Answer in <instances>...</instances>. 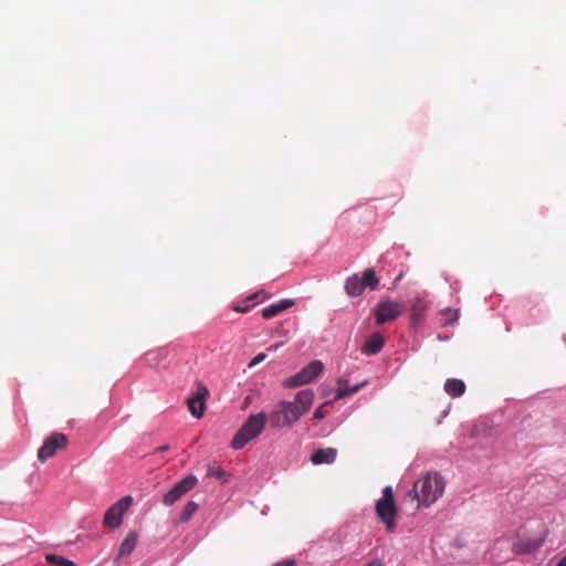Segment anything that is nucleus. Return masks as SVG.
Listing matches in <instances>:
<instances>
[{"mask_svg":"<svg viewBox=\"0 0 566 566\" xmlns=\"http://www.w3.org/2000/svg\"><path fill=\"white\" fill-rule=\"evenodd\" d=\"M314 401V391L304 389L295 395L293 401L282 400L277 402L274 409L268 415L271 427L291 428L303 415L310 411Z\"/></svg>","mask_w":566,"mask_h":566,"instance_id":"1","label":"nucleus"},{"mask_svg":"<svg viewBox=\"0 0 566 566\" xmlns=\"http://www.w3.org/2000/svg\"><path fill=\"white\" fill-rule=\"evenodd\" d=\"M444 482L437 473H428L418 480L412 488L415 497L419 504L429 506L434 503L443 493Z\"/></svg>","mask_w":566,"mask_h":566,"instance_id":"2","label":"nucleus"},{"mask_svg":"<svg viewBox=\"0 0 566 566\" xmlns=\"http://www.w3.org/2000/svg\"><path fill=\"white\" fill-rule=\"evenodd\" d=\"M268 421V413L259 412L250 415L232 439L231 447L235 450L242 449L248 442L256 438L264 429Z\"/></svg>","mask_w":566,"mask_h":566,"instance_id":"3","label":"nucleus"},{"mask_svg":"<svg viewBox=\"0 0 566 566\" xmlns=\"http://www.w3.org/2000/svg\"><path fill=\"white\" fill-rule=\"evenodd\" d=\"M375 509L378 518L386 525L387 531H394L396 528L397 509L391 486H386L382 490V497L376 502Z\"/></svg>","mask_w":566,"mask_h":566,"instance_id":"4","label":"nucleus"},{"mask_svg":"<svg viewBox=\"0 0 566 566\" xmlns=\"http://www.w3.org/2000/svg\"><path fill=\"white\" fill-rule=\"evenodd\" d=\"M324 370V364L321 360H313L301 371L286 378L283 382L286 388H295L306 385L316 379Z\"/></svg>","mask_w":566,"mask_h":566,"instance_id":"5","label":"nucleus"},{"mask_svg":"<svg viewBox=\"0 0 566 566\" xmlns=\"http://www.w3.org/2000/svg\"><path fill=\"white\" fill-rule=\"evenodd\" d=\"M405 311V304L391 300L380 301L374 312L375 322L377 325H381L386 322H390L399 317Z\"/></svg>","mask_w":566,"mask_h":566,"instance_id":"6","label":"nucleus"},{"mask_svg":"<svg viewBox=\"0 0 566 566\" xmlns=\"http://www.w3.org/2000/svg\"><path fill=\"white\" fill-rule=\"evenodd\" d=\"M133 503V497L127 495L118 500L107 509L104 515L103 524L111 528H117L122 524L123 515Z\"/></svg>","mask_w":566,"mask_h":566,"instance_id":"7","label":"nucleus"},{"mask_svg":"<svg viewBox=\"0 0 566 566\" xmlns=\"http://www.w3.org/2000/svg\"><path fill=\"white\" fill-rule=\"evenodd\" d=\"M67 446V437L61 432H54L45 439L43 446L38 451V459L40 462H45L54 457L59 450Z\"/></svg>","mask_w":566,"mask_h":566,"instance_id":"8","label":"nucleus"},{"mask_svg":"<svg viewBox=\"0 0 566 566\" xmlns=\"http://www.w3.org/2000/svg\"><path fill=\"white\" fill-rule=\"evenodd\" d=\"M198 480L193 474H188L181 481L176 483L163 497V503L167 506L175 504L179 501L185 494L191 491Z\"/></svg>","mask_w":566,"mask_h":566,"instance_id":"9","label":"nucleus"},{"mask_svg":"<svg viewBox=\"0 0 566 566\" xmlns=\"http://www.w3.org/2000/svg\"><path fill=\"white\" fill-rule=\"evenodd\" d=\"M208 397V388L201 381H197L195 396L187 399L188 409L195 418L200 419L205 415Z\"/></svg>","mask_w":566,"mask_h":566,"instance_id":"10","label":"nucleus"},{"mask_svg":"<svg viewBox=\"0 0 566 566\" xmlns=\"http://www.w3.org/2000/svg\"><path fill=\"white\" fill-rule=\"evenodd\" d=\"M337 450L335 448L318 449L311 455V462L315 465L331 464L335 461Z\"/></svg>","mask_w":566,"mask_h":566,"instance_id":"11","label":"nucleus"},{"mask_svg":"<svg viewBox=\"0 0 566 566\" xmlns=\"http://www.w3.org/2000/svg\"><path fill=\"white\" fill-rule=\"evenodd\" d=\"M295 304L293 300H281L275 304H271L262 310V316L270 319L279 315L281 312L292 307Z\"/></svg>","mask_w":566,"mask_h":566,"instance_id":"12","label":"nucleus"},{"mask_svg":"<svg viewBox=\"0 0 566 566\" xmlns=\"http://www.w3.org/2000/svg\"><path fill=\"white\" fill-rule=\"evenodd\" d=\"M384 344H385L384 337L380 334L376 333V334H373L366 340L361 350L366 355H376L382 349Z\"/></svg>","mask_w":566,"mask_h":566,"instance_id":"13","label":"nucleus"},{"mask_svg":"<svg viewBox=\"0 0 566 566\" xmlns=\"http://www.w3.org/2000/svg\"><path fill=\"white\" fill-rule=\"evenodd\" d=\"M444 391L451 397H461L465 392V384L461 379L449 378L444 382Z\"/></svg>","mask_w":566,"mask_h":566,"instance_id":"14","label":"nucleus"},{"mask_svg":"<svg viewBox=\"0 0 566 566\" xmlns=\"http://www.w3.org/2000/svg\"><path fill=\"white\" fill-rule=\"evenodd\" d=\"M138 535L136 532H129L122 542L118 549V557H126L133 553L136 547Z\"/></svg>","mask_w":566,"mask_h":566,"instance_id":"15","label":"nucleus"},{"mask_svg":"<svg viewBox=\"0 0 566 566\" xmlns=\"http://www.w3.org/2000/svg\"><path fill=\"white\" fill-rule=\"evenodd\" d=\"M337 382L339 385H343V387H340L336 390V395H335L336 400L343 399V398L347 397L348 395L357 392L360 388H363L366 385V381H363L360 384L349 386L348 382L346 380H343L342 378H338Z\"/></svg>","mask_w":566,"mask_h":566,"instance_id":"16","label":"nucleus"},{"mask_svg":"<svg viewBox=\"0 0 566 566\" xmlns=\"http://www.w3.org/2000/svg\"><path fill=\"white\" fill-rule=\"evenodd\" d=\"M365 287L357 275L349 276L345 282V291L349 296H359Z\"/></svg>","mask_w":566,"mask_h":566,"instance_id":"17","label":"nucleus"},{"mask_svg":"<svg viewBox=\"0 0 566 566\" xmlns=\"http://www.w3.org/2000/svg\"><path fill=\"white\" fill-rule=\"evenodd\" d=\"M543 544V539H530L526 542H517L514 544V551L516 553H532L538 549Z\"/></svg>","mask_w":566,"mask_h":566,"instance_id":"18","label":"nucleus"},{"mask_svg":"<svg viewBox=\"0 0 566 566\" xmlns=\"http://www.w3.org/2000/svg\"><path fill=\"white\" fill-rule=\"evenodd\" d=\"M360 281L365 289H370L371 291L376 290L379 285V280L377 279L374 269L365 270Z\"/></svg>","mask_w":566,"mask_h":566,"instance_id":"19","label":"nucleus"},{"mask_svg":"<svg viewBox=\"0 0 566 566\" xmlns=\"http://www.w3.org/2000/svg\"><path fill=\"white\" fill-rule=\"evenodd\" d=\"M410 311L412 323L416 324L420 322V319L423 317L426 312V305L421 300L417 298L412 302Z\"/></svg>","mask_w":566,"mask_h":566,"instance_id":"20","label":"nucleus"},{"mask_svg":"<svg viewBox=\"0 0 566 566\" xmlns=\"http://www.w3.org/2000/svg\"><path fill=\"white\" fill-rule=\"evenodd\" d=\"M45 560L54 566H75L74 562L55 554H48Z\"/></svg>","mask_w":566,"mask_h":566,"instance_id":"21","label":"nucleus"},{"mask_svg":"<svg viewBox=\"0 0 566 566\" xmlns=\"http://www.w3.org/2000/svg\"><path fill=\"white\" fill-rule=\"evenodd\" d=\"M207 476L216 478L221 482H227L229 473H227L221 467L211 465L207 470Z\"/></svg>","mask_w":566,"mask_h":566,"instance_id":"22","label":"nucleus"},{"mask_svg":"<svg viewBox=\"0 0 566 566\" xmlns=\"http://www.w3.org/2000/svg\"><path fill=\"white\" fill-rule=\"evenodd\" d=\"M198 510V504L193 501H190L188 502L182 512L180 513V521L181 522H188L192 515L195 514V512Z\"/></svg>","mask_w":566,"mask_h":566,"instance_id":"23","label":"nucleus"},{"mask_svg":"<svg viewBox=\"0 0 566 566\" xmlns=\"http://www.w3.org/2000/svg\"><path fill=\"white\" fill-rule=\"evenodd\" d=\"M443 315L446 316L444 318V324H453L458 317H459V312L458 311H451V310H447Z\"/></svg>","mask_w":566,"mask_h":566,"instance_id":"24","label":"nucleus"},{"mask_svg":"<svg viewBox=\"0 0 566 566\" xmlns=\"http://www.w3.org/2000/svg\"><path fill=\"white\" fill-rule=\"evenodd\" d=\"M265 354L264 353H260L258 354L250 363H249V368H253L255 367L258 364L262 363L264 359H265Z\"/></svg>","mask_w":566,"mask_h":566,"instance_id":"25","label":"nucleus"},{"mask_svg":"<svg viewBox=\"0 0 566 566\" xmlns=\"http://www.w3.org/2000/svg\"><path fill=\"white\" fill-rule=\"evenodd\" d=\"M250 305H245V306H241V305H235L233 306V311L238 312V313H247L250 311Z\"/></svg>","mask_w":566,"mask_h":566,"instance_id":"26","label":"nucleus"},{"mask_svg":"<svg viewBox=\"0 0 566 566\" xmlns=\"http://www.w3.org/2000/svg\"><path fill=\"white\" fill-rule=\"evenodd\" d=\"M324 417H325V413H324L322 407L316 409V411L314 412V416H313V418L316 420H322Z\"/></svg>","mask_w":566,"mask_h":566,"instance_id":"27","label":"nucleus"},{"mask_svg":"<svg viewBox=\"0 0 566 566\" xmlns=\"http://www.w3.org/2000/svg\"><path fill=\"white\" fill-rule=\"evenodd\" d=\"M294 565H295L294 559H286V560L276 563L274 566H294Z\"/></svg>","mask_w":566,"mask_h":566,"instance_id":"28","label":"nucleus"},{"mask_svg":"<svg viewBox=\"0 0 566 566\" xmlns=\"http://www.w3.org/2000/svg\"><path fill=\"white\" fill-rule=\"evenodd\" d=\"M169 450V446L168 444H164V446H160L158 448L155 449V452H165V451H168Z\"/></svg>","mask_w":566,"mask_h":566,"instance_id":"29","label":"nucleus"},{"mask_svg":"<svg viewBox=\"0 0 566 566\" xmlns=\"http://www.w3.org/2000/svg\"><path fill=\"white\" fill-rule=\"evenodd\" d=\"M366 566H385V565L379 560H373V562L368 563Z\"/></svg>","mask_w":566,"mask_h":566,"instance_id":"30","label":"nucleus"},{"mask_svg":"<svg viewBox=\"0 0 566 566\" xmlns=\"http://www.w3.org/2000/svg\"><path fill=\"white\" fill-rule=\"evenodd\" d=\"M556 566H566V556L560 558Z\"/></svg>","mask_w":566,"mask_h":566,"instance_id":"31","label":"nucleus"},{"mask_svg":"<svg viewBox=\"0 0 566 566\" xmlns=\"http://www.w3.org/2000/svg\"><path fill=\"white\" fill-rule=\"evenodd\" d=\"M258 293L256 294H253L252 296H250L248 300H253V298H256L258 297Z\"/></svg>","mask_w":566,"mask_h":566,"instance_id":"32","label":"nucleus"},{"mask_svg":"<svg viewBox=\"0 0 566 566\" xmlns=\"http://www.w3.org/2000/svg\"><path fill=\"white\" fill-rule=\"evenodd\" d=\"M325 405H328V401H325V403H322V408L325 407Z\"/></svg>","mask_w":566,"mask_h":566,"instance_id":"33","label":"nucleus"},{"mask_svg":"<svg viewBox=\"0 0 566 566\" xmlns=\"http://www.w3.org/2000/svg\"><path fill=\"white\" fill-rule=\"evenodd\" d=\"M325 405H328V401H325V403H322V408L325 407Z\"/></svg>","mask_w":566,"mask_h":566,"instance_id":"34","label":"nucleus"}]
</instances>
